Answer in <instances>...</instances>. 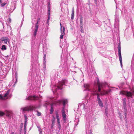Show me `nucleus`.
Wrapping results in <instances>:
<instances>
[{"instance_id": "f704fd0d", "label": "nucleus", "mask_w": 134, "mask_h": 134, "mask_svg": "<svg viewBox=\"0 0 134 134\" xmlns=\"http://www.w3.org/2000/svg\"><path fill=\"white\" fill-rule=\"evenodd\" d=\"M64 107L63 108V109H62V114L65 113V111L64 110Z\"/></svg>"}, {"instance_id": "b1692460", "label": "nucleus", "mask_w": 134, "mask_h": 134, "mask_svg": "<svg viewBox=\"0 0 134 134\" xmlns=\"http://www.w3.org/2000/svg\"><path fill=\"white\" fill-rule=\"evenodd\" d=\"M39 22H37V23H36L35 24V28L36 29H38V27L39 26L38 25V23Z\"/></svg>"}, {"instance_id": "2eb2a0df", "label": "nucleus", "mask_w": 134, "mask_h": 134, "mask_svg": "<svg viewBox=\"0 0 134 134\" xmlns=\"http://www.w3.org/2000/svg\"><path fill=\"white\" fill-rule=\"evenodd\" d=\"M36 97L35 96H30L29 97L26 98V99L28 100H32L35 99Z\"/></svg>"}, {"instance_id": "603ef678", "label": "nucleus", "mask_w": 134, "mask_h": 134, "mask_svg": "<svg viewBox=\"0 0 134 134\" xmlns=\"http://www.w3.org/2000/svg\"><path fill=\"white\" fill-rule=\"evenodd\" d=\"M46 63V61H45V60H44V64H45V63Z\"/></svg>"}, {"instance_id": "e433bc0d", "label": "nucleus", "mask_w": 134, "mask_h": 134, "mask_svg": "<svg viewBox=\"0 0 134 134\" xmlns=\"http://www.w3.org/2000/svg\"><path fill=\"white\" fill-rule=\"evenodd\" d=\"M125 110H126V105L123 106Z\"/></svg>"}, {"instance_id": "5701e85b", "label": "nucleus", "mask_w": 134, "mask_h": 134, "mask_svg": "<svg viewBox=\"0 0 134 134\" xmlns=\"http://www.w3.org/2000/svg\"><path fill=\"white\" fill-rule=\"evenodd\" d=\"M126 98H124L123 100V106L126 105Z\"/></svg>"}, {"instance_id": "c03bdc74", "label": "nucleus", "mask_w": 134, "mask_h": 134, "mask_svg": "<svg viewBox=\"0 0 134 134\" xmlns=\"http://www.w3.org/2000/svg\"><path fill=\"white\" fill-rule=\"evenodd\" d=\"M94 2H95V3L96 4H97V0H94Z\"/></svg>"}, {"instance_id": "09e8293b", "label": "nucleus", "mask_w": 134, "mask_h": 134, "mask_svg": "<svg viewBox=\"0 0 134 134\" xmlns=\"http://www.w3.org/2000/svg\"><path fill=\"white\" fill-rule=\"evenodd\" d=\"M47 105V104L46 103H45V104H44V105L45 106H46Z\"/></svg>"}, {"instance_id": "c756f323", "label": "nucleus", "mask_w": 134, "mask_h": 134, "mask_svg": "<svg viewBox=\"0 0 134 134\" xmlns=\"http://www.w3.org/2000/svg\"><path fill=\"white\" fill-rule=\"evenodd\" d=\"M55 117L53 118V119L52 120V124L54 125V123L55 120Z\"/></svg>"}, {"instance_id": "a18cd8bd", "label": "nucleus", "mask_w": 134, "mask_h": 134, "mask_svg": "<svg viewBox=\"0 0 134 134\" xmlns=\"http://www.w3.org/2000/svg\"><path fill=\"white\" fill-rule=\"evenodd\" d=\"M24 116L25 118V119H27V117L26 116V115H24Z\"/></svg>"}, {"instance_id": "de8ad7c7", "label": "nucleus", "mask_w": 134, "mask_h": 134, "mask_svg": "<svg viewBox=\"0 0 134 134\" xmlns=\"http://www.w3.org/2000/svg\"><path fill=\"white\" fill-rule=\"evenodd\" d=\"M27 121V119H25V123H26V122Z\"/></svg>"}, {"instance_id": "9b49d317", "label": "nucleus", "mask_w": 134, "mask_h": 134, "mask_svg": "<svg viewBox=\"0 0 134 134\" xmlns=\"http://www.w3.org/2000/svg\"><path fill=\"white\" fill-rule=\"evenodd\" d=\"M118 55L121 66H122V59L121 50H118Z\"/></svg>"}, {"instance_id": "ddd939ff", "label": "nucleus", "mask_w": 134, "mask_h": 134, "mask_svg": "<svg viewBox=\"0 0 134 134\" xmlns=\"http://www.w3.org/2000/svg\"><path fill=\"white\" fill-rule=\"evenodd\" d=\"M97 101H98V104L99 106L101 107H103V103L102 102L101 100L100 99V98H98V100H97Z\"/></svg>"}, {"instance_id": "f03ea898", "label": "nucleus", "mask_w": 134, "mask_h": 134, "mask_svg": "<svg viewBox=\"0 0 134 134\" xmlns=\"http://www.w3.org/2000/svg\"><path fill=\"white\" fill-rule=\"evenodd\" d=\"M67 83V81L66 80H63L59 81L58 82L57 87L58 89L62 90V89L63 86L65 85Z\"/></svg>"}, {"instance_id": "6ab92c4d", "label": "nucleus", "mask_w": 134, "mask_h": 134, "mask_svg": "<svg viewBox=\"0 0 134 134\" xmlns=\"http://www.w3.org/2000/svg\"><path fill=\"white\" fill-rule=\"evenodd\" d=\"M108 108L107 107H106V109H105V112L106 115L107 116H108Z\"/></svg>"}, {"instance_id": "4468645a", "label": "nucleus", "mask_w": 134, "mask_h": 134, "mask_svg": "<svg viewBox=\"0 0 134 134\" xmlns=\"http://www.w3.org/2000/svg\"><path fill=\"white\" fill-rule=\"evenodd\" d=\"M55 99H54L52 100V102H53V103L51 104V108L53 107V105L54 104L56 105L58 103L57 102V101L54 100Z\"/></svg>"}, {"instance_id": "7ed1b4c3", "label": "nucleus", "mask_w": 134, "mask_h": 134, "mask_svg": "<svg viewBox=\"0 0 134 134\" xmlns=\"http://www.w3.org/2000/svg\"><path fill=\"white\" fill-rule=\"evenodd\" d=\"M34 108L32 106H27L24 107L22 108L20 110L22 111V113L24 112L25 111H29L33 110Z\"/></svg>"}, {"instance_id": "bb28decb", "label": "nucleus", "mask_w": 134, "mask_h": 134, "mask_svg": "<svg viewBox=\"0 0 134 134\" xmlns=\"http://www.w3.org/2000/svg\"><path fill=\"white\" fill-rule=\"evenodd\" d=\"M48 19H47V23H48H48H49V19H50V14H48Z\"/></svg>"}, {"instance_id": "864d4df0", "label": "nucleus", "mask_w": 134, "mask_h": 134, "mask_svg": "<svg viewBox=\"0 0 134 134\" xmlns=\"http://www.w3.org/2000/svg\"><path fill=\"white\" fill-rule=\"evenodd\" d=\"M2 2L1 0H0V4L2 3Z\"/></svg>"}, {"instance_id": "412c9836", "label": "nucleus", "mask_w": 134, "mask_h": 134, "mask_svg": "<svg viewBox=\"0 0 134 134\" xmlns=\"http://www.w3.org/2000/svg\"><path fill=\"white\" fill-rule=\"evenodd\" d=\"M80 25L81 26H83V19L82 18V17H81L80 18Z\"/></svg>"}, {"instance_id": "6e6d98bb", "label": "nucleus", "mask_w": 134, "mask_h": 134, "mask_svg": "<svg viewBox=\"0 0 134 134\" xmlns=\"http://www.w3.org/2000/svg\"><path fill=\"white\" fill-rule=\"evenodd\" d=\"M60 27H62V24H61L60 23Z\"/></svg>"}, {"instance_id": "4d7b16f0", "label": "nucleus", "mask_w": 134, "mask_h": 134, "mask_svg": "<svg viewBox=\"0 0 134 134\" xmlns=\"http://www.w3.org/2000/svg\"><path fill=\"white\" fill-rule=\"evenodd\" d=\"M54 98H51V100H52L53 99H54Z\"/></svg>"}, {"instance_id": "3c124183", "label": "nucleus", "mask_w": 134, "mask_h": 134, "mask_svg": "<svg viewBox=\"0 0 134 134\" xmlns=\"http://www.w3.org/2000/svg\"><path fill=\"white\" fill-rule=\"evenodd\" d=\"M92 94L93 95V96H94L95 95H96V93H92Z\"/></svg>"}, {"instance_id": "49530a36", "label": "nucleus", "mask_w": 134, "mask_h": 134, "mask_svg": "<svg viewBox=\"0 0 134 134\" xmlns=\"http://www.w3.org/2000/svg\"><path fill=\"white\" fill-rule=\"evenodd\" d=\"M26 129H24V133H26Z\"/></svg>"}, {"instance_id": "5fc2aeb1", "label": "nucleus", "mask_w": 134, "mask_h": 134, "mask_svg": "<svg viewBox=\"0 0 134 134\" xmlns=\"http://www.w3.org/2000/svg\"><path fill=\"white\" fill-rule=\"evenodd\" d=\"M83 109H85V104L83 105Z\"/></svg>"}, {"instance_id": "79ce46f5", "label": "nucleus", "mask_w": 134, "mask_h": 134, "mask_svg": "<svg viewBox=\"0 0 134 134\" xmlns=\"http://www.w3.org/2000/svg\"><path fill=\"white\" fill-rule=\"evenodd\" d=\"M64 119V121L65 122L66 121V118H63Z\"/></svg>"}, {"instance_id": "2f4dec72", "label": "nucleus", "mask_w": 134, "mask_h": 134, "mask_svg": "<svg viewBox=\"0 0 134 134\" xmlns=\"http://www.w3.org/2000/svg\"><path fill=\"white\" fill-rule=\"evenodd\" d=\"M62 116L63 118H66V115L65 113L62 114Z\"/></svg>"}, {"instance_id": "f257e3e1", "label": "nucleus", "mask_w": 134, "mask_h": 134, "mask_svg": "<svg viewBox=\"0 0 134 134\" xmlns=\"http://www.w3.org/2000/svg\"><path fill=\"white\" fill-rule=\"evenodd\" d=\"M120 94L122 95H125L127 97L128 99L129 97H131L132 96V95L134 94V90L132 91V92L128 91H120Z\"/></svg>"}, {"instance_id": "393cba45", "label": "nucleus", "mask_w": 134, "mask_h": 134, "mask_svg": "<svg viewBox=\"0 0 134 134\" xmlns=\"http://www.w3.org/2000/svg\"><path fill=\"white\" fill-rule=\"evenodd\" d=\"M62 33H61V35L60 36V39H62L63 38V36L65 35V33H64L63 31L62 32Z\"/></svg>"}, {"instance_id": "1a4fd4ad", "label": "nucleus", "mask_w": 134, "mask_h": 134, "mask_svg": "<svg viewBox=\"0 0 134 134\" xmlns=\"http://www.w3.org/2000/svg\"><path fill=\"white\" fill-rule=\"evenodd\" d=\"M102 87H100V91L99 92H100L101 95H105L106 94H108L111 91V90H109L108 91L103 90L102 91H101V88Z\"/></svg>"}, {"instance_id": "9d476101", "label": "nucleus", "mask_w": 134, "mask_h": 134, "mask_svg": "<svg viewBox=\"0 0 134 134\" xmlns=\"http://www.w3.org/2000/svg\"><path fill=\"white\" fill-rule=\"evenodd\" d=\"M5 114L7 116L11 118L12 114V112L10 111L6 110L5 111Z\"/></svg>"}, {"instance_id": "13d9d810", "label": "nucleus", "mask_w": 134, "mask_h": 134, "mask_svg": "<svg viewBox=\"0 0 134 134\" xmlns=\"http://www.w3.org/2000/svg\"><path fill=\"white\" fill-rule=\"evenodd\" d=\"M53 126H52V127H51V128H52V129H53Z\"/></svg>"}, {"instance_id": "ea45409f", "label": "nucleus", "mask_w": 134, "mask_h": 134, "mask_svg": "<svg viewBox=\"0 0 134 134\" xmlns=\"http://www.w3.org/2000/svg\"><path fill=\"white\" fill-rule=\"evenodd\" d=\"M26 123H24V129H26Z\"/></svg>"}, {"instance_id": "f3484780", "label": "nucleus", "mask_w": 134, "mask_h": 134, "mask_svg": "<svg viewBox=\"0 0 134 134\" xmlns=\"http://www.w3.org/2000/svg\"><path fill=\"white\" fill-rule=\"evenodd\" d=\"M65 27L64 26L61 27H60V31L61 33H62V32L63 31L64 32V33H65Z\"/></svg>"}, {"instance_id": "a878e982", "label": "nucleus", "mask_w": 134, "mask_h": 134, "mask_svg": "<svg viewBox=\"0 0 134 134\" xmlns=\"http://www.w3.org/2000/svg\"><path fill=\"white\" fill-rule=\"evenodd\" d=\"M80 31L81 32H82L83 33L84 32V31H83V27H82V26H81L80 27Z\"/></svg>"}, {"instance_id": "c85d7f7f", "label": "nucleus", "mask_w": 134, "mask_h": 134, "mask_svg": "<svg viewBox=\"0 0 134 134\" xmlns=\"http://www.w3.org/2000/svg\"><path fill=\"white\" fill-rule=\"evenodd\" d=\"M5 114V113L3 112L0 111V116H3Z\"/></svg>"}, {"instance_id": "8fccbe9b", "label": "nucleus", "mask_w": 134, "mask_h": 134, "mask_svg": "<svg viewBox=\"0 0 134 134\" xmlns=\"http://www.w3.org/2000/svg\"><path fill=\"white\" fill-rule=\"evenodd\" d=\"M126 115H127V114H126V113H124V115H125V118H126Z\"/></svg>"}, {"instance_id": "4c0bfd02", "label": "nucleus", "mask_w": 134, "mask_h": 134, "mask_svg": "<svg viewBox=\"0 0 134 134\" xmlns=\"http://www.w3.org/2000/svg\"><path fill=\"white\" fill-rule=\"evenodd\" d=\"M39 131L40 132L39 134H42V132L41 131V129H40L39 130Z\"/></svg>"}, {"instance_id": "423d86ee", "label": "nucleus", "mask_w": 134, "mask_h": 134, "mask_svg": "<svg viewBox=\"0 0 134 134\" xmlns=\"http://www.w3.org/2000/svg\"><path fill=\"white\" fill-rule=\"evenodd\" d=\"M97 82L98 86V91L99 92H100V87H102L105 85V84L104 83H100L99 79H97Z\"/></svg>"}, {"instance_id": "bf43d9fd", "label": "nucleus", "mask_w": 134, "mask_h": 134, "mask_svg": "<svg viewBox=\"0 0 134 134\" xmlns=\"http://www.w3.org/2000/svg\"><path fill=\"white\" fill-rule=\"evenodd\" d=\"M11 134H14V132H12L11 133Z\"/></svg>"}, {"instance_id": "20e7f679", "label": "nucleus", "mask_w": 134, "mask_h": 134, "mask_svg": "<svg viewBox=\"0 0 134 134\" xmlns=\"http://www.w3.org/2000/svg\"><path fill=\"white\" fill-rule=\"evenodd\" d=\"M84 87L85 88V90H84V91H90L91 92H96V90L94 88L93 89L91 90L89 89L90 86L88 84H85L84 85Z\"/></svg>"}, {"instance_id": "c9c22d12", "label": "nucleus", "mask_w": 134, "mask_h": 134, "mask_svg": "<svg viewBox=\"0 0 134 134\" xmlns=\"http://www.w3.org/2000/svg\"><path fill=\"white\" fill-rule=\"evenodd\" d=\"M96 95H97V100H98V98H99V94H98V93H96Z\"/></svg>"}, {"instance_id": "72a5a7b5", "label": "nucleus", "mask_w": 134, "mask_h": 134, "mask_svg": "<svg viewBox=\"0 0 134 134\" xmlns=\"http://www.w3.org/2000/svg\"><path fill=\"white\" fill-rule=\"evenodd\" d=\"M6 4V3H3L1 4V6L2 7H3Z\"/></svg>"}, {"instance_id": "473e14b6", "label": "nucleus", "mask_w": 134, "mask_h": 134, "mask_svg": "<svg viewBox=\"0 0 134 134\" xmlns=\"http://www.w3.org/2000/svg\"><path fill=\"white\" fill-rule=\"evenodd\" d=\"M118 50H121V46L120 44L118 45Z\"/></svg>"}, {"instance_id": "7c9ffc66", "label": "nucleus", "mask_w": 134, "mask_h": 134, "mask_svg": "<svg viewBox=\"0 0 134 134\" xmlns=\"http://www.w3.org/2000/svg\"><path fill=\"white\" fill-rule=\"evenodd\" d=\"M37 115L38 116H40L41 115V113L38 111H37Z\"/></svg>"}, {"instance_id": "37998d69", "label": "nucleus", "mask_w": 134, "mask_h": 134, "mask_svg": "<svg viewBox=\"0 0 134 134\" xmlns=\"http://www.w3.org/2000/svg\"><path fill=\"white\" fill-rule=\"evenodd\" d=\"M9 23H10L11 22V19L10 18H9Z\"/></svg>"}, {"instance_id": "cd10ccee", "label": "nucleus", "mask_w": 134, "mask_h": 134, "mask_svg": "<svg viewBox=\"0 0 134 134\" xmlns=\"http://www.w3.org/2000/svg\"><path fill=\"white\" fill-rule=\"evenodd\" d=\"M54 111V109L53 107L51 108L50 110V114H52Z\"/></svg>"}, {"instance_id": "f8f14e48", "label": "nucleus", "mask_w": 134, "mask_h": 134, "mask_svg": "<svg viewBox=\"0 0 134 134\" xmlns=\"http://www.w3.org/2000/svg\"><path fill=\"white\" fill-rule=\"evenodd\" d=\"M62 102H63V105L64 107H65L66 103L67 102V100H59L57 101V102L58 103H60Z\"/></svg>"}, {"instance_id": "6e6552de", "label": "nucleus", "mask_w": 134, "mask_h": 134, "mask_svg": "<svg viewBox=\"0 0 134 134\" xmlns=\"http://www.w3.org/2000/svg\"><path fill=\"white\" fill-rule=\"evenodd\" d=\"M10 92V90H8L5 93L4 96H3L2 94H0V99L1 100H5L6 99L5 98L9 94Z\"/></svg>"}, {"instance_id": "a19ab883", "label": "nucleus", "mask_w": 134, "mask_h": 134, "mask_svg": "<svg viewBox=\"0 0 134 134\" xmlns=\"http://www.w3.org/2000/svg\"><path fill=\"white\" fill-rule=\"evenodd\" d=\"M40 18H38L37 19V22H39L40 21Z\"/></svg>"}, {"instance_id": "58836bf2", "label": "nucleus", "mask_w": 134, "mask_h": 134, "mask_svg": "<svg viewBox=\"0 0 134 134\" xmlns=\"http://www.w3.org/2000/svg\"><path fill=\"white\" fill-rule=\"evenodd\" d=\"M43 58L44 59V60H45L46 58V55L45 54L44 55Z\"/></svg>"}, {"instance_id": "4be33fe9", "label": "nucleus", "mask_w": 134, "mask_h": 134, "mask_svg": "<svg viewBox=\"0 0 134 134\" xmlns=\"http://www.w3.org/2000/svg\"><path fill=\"white\" fill-rule=\"evenodd\" d=\"M7 48L6 46L5 45H3L2 46L1 49L2 50H5Z\"/></svg>"}, {"instance_id": "a211bd4d", "label": "nucleus", "mask_w": 134, "mask_h": 134, "mask_svg": "<svg viewBox=\"0 0 134 134\" xmlns=\"http://www.w3.org/2000/svg\"><path fill=\"white\" fill-rule=\"evenodd\" d=\"M48 14H50V4H49L48 5Z\"/></svg>"}, {"instance_id": "39448f33", "label": "nucleus", "mask_w": 134, "mask_h": 134, "mask_svg": "<svg viewBox=\"0 0 134 134\" xmlns=\"http://www.w3.org/2000/svg\"><path fill=\"white\" fill-rule=\"evenodd\" d=\"M55 114L57 121L58 127L59 128V130H60L61 129V125L60 122V119L59 118V115L57 111H56L55 112Z\"/></svg>"}, {"instance_id": "aec40b11", "label": "nucleus", "mask_w": 134, "mask_h": 134, "mask_svg": "<svg viewBox=\"0 0 134 134\" xmlns=\"http://www.w3.org/2000/svg\"><path fill=\"white\" fill-rule=\"evenodd\" d=\"M38 29H36L35 28V31H34V34H33V36L34 37L36 36L37 34V32Z\"/></svg>"}, {"instance_id": "052dcab7", "label": "nucleus", "mask_w": 134, "mask_h": 134, "mask_svg": "<svg viewBox=\"0 0 134 134\" xmlns=\"http://www.w3.org/2000/svg\"><path fill=\"white\" fill-rule=\"evenodd\" d=\"M90 134H92V133H91Z\"/></svg>"}, {"instance_id": "0eeeda50", "label": "nucleus", "mask_w": 134, "mask_h": 134, "mask_svg": "<svg viewBox=\"0 0 134 134\" xmlns=\"http://www.w3.org/2000/svg\"><path fill=\"white\" fill-rule=\"evenodd\" d=\"M1 40L5 44H7V42H9V38L7 37H2L1 39Z\"/></svg>"}, {"instance_id": "dca6fc26", "label": "nucleus", "mask_w": 134, "mask_h": 134, "mask_svg": "<svg viewBox=\"0 0 134 134\" xmlns=\"http://www.w3.org/2000/svg\"><path fill=\"white\" fill-rule=\"evenodd\" d=\"M74 17V8L73 7L72 8V13H71V19L72 20H73Z\"/></svg>"}]
</instances>
